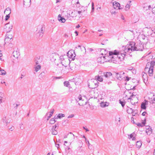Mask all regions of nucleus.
<instances>
[{
  "instance_id": "54",
  "label": "nucleus",
  "mask_w": 155,
  "mask_h": 155,
  "mask_svg": "<svg viewBox=\"0 0 155 155\" xmlns=\"http://www.w3.org/2000/svg\"><path fill=\"white\" fill-rule=\"evenodd\" d=\"M83 129L85 130L86 132L88 131H89V130L87 129V128H86L85 127H83Z\"/></svg>"
},
{
  "instance_id": "55",
  "label": "nucleus",
  "mask_w": 155,
  "mask_h": 155,
  "mask_svg": "<svg viewBox=\"0 0 155 155\" xmlns=\"http://www.w3.org/2000/svg\"><path fill=\"white\" fill-rule=\"evenodd\" d=\"M57 125L55 124L54 126L52 128H54L55 129H56V128L57 127Z\"/></svg>"
},
{
  "instance_id": "57",
  "label": "nucleus",
  "mask_w": 155,
  "mask_h": 155,
  "mask_svg": "<svg viewBox=\"0 0 155 155\" xmlns=\"http://www.w3.org/2000/svg\"><path fill=\"white\" fill-rule=\"evenodd\" d=\"M121 18L123 20H124L125 21V18H124V16L123 15H121Z\"/></svg>"
},
{
  "instance_id": "53",
  "label": "nucleus",
  "mask_w": 155,
  "mask_h": 155,
  "mask_svg": "<svg viewBox=\"0 0 155 155\" xmlns=\"http://www.w3.org/2000/svg\"><path fill=\"white\" fill-rule=\"evenodd\" d=\"M3 122L4 123H7L8 122L7 121V120H6V117H5V119H3Z\"/></svg>"
},
{
  "instance_id": "60",
  "label": "nucleus",
  "mask_w": 155,
  "mask_h": 155,
  "mask_svg": "<svg viewBox=\"0 0 155 155\" xmlns=\"http://www.w3.org/2000/svg\"><path fill=\"white\" fill-rule=\"evenodd\" d=\"M86 141V143H88L89 148V146L90 145V143L89 142V141L88 140H87V141Z\"/></svg>"
},
{
  "instance_id": "46",
  "label": "nucleus",
  "mask_w": 155,
  "mask_h": 155,
  "mask_svg": "<svg viewBox=\"0 0 155 155\" xmlns=\"http://www.w3.org/2000/svg\"><path fill=\"white\" fill-rule=\"evenodd\" d=\"M19 127L20 129L21 130H23L24 129V126L22 123L19 124Z\"/></svg>"
},
{
  "instance_id": "52",
  "label": "nucleus",
  "mask_w": 155,
  "mask_h": 155,
  "mask_svg": "<svg viewBox=\"0 0 155 155\" xmlns=\"http://www.w3.org/2000/svg\"><path fill=\"white\" fill-rule=\"evenodd\" d=\"M112 83L111 81H107V82H105L106 84H107L108 85H109Z\"/></svg>"
},
{
  "instance_id": "64",
  "label": "nucleus",
  "mask_w": 155,
  "mask_h": 155,
  "mask_svg": "<svg viewBox=\"0 0 155 155\" xmlns=\"http://www.w3.org/2000/svg\"><path fill=\"white\" fill-rule=\"evenodd\" d=\"M125 80L127 81H128L129 80V78L128 77H126Z\"/></svg>"
},
{
  "instance_id": "39",
  "label": "nucleus",
  "mask_w": 155,
  "mask_h": 155,
  "mask_svg": "<svg viewBox=\"0 0 155 155\" xmlns=\"http://www.w3.org/2000/svg\"><path fill=\"white\" fill-rule=\"evenodd\" d=\"M132 96H133V95H132L131 96H130V97L128 98V100H130V102H131V103L133 105H134L136 103H137V102H134L132 101L133 100V99H132L131 98V97H132Z\"/></svg>"
},
{
  "instance_id": "34",
  "label": "nucleus",
  "mask_w": 155,
  "mask_h": 155,
  "mask_svg": "<svg viewBox=\"0 0 155 155\" xmlns=\"http://www.w3.org/2000/svg\"><path fill=\"white\" fill-rule=\"evenodd\" d=\"M127 111L128 113L130 114L133 112L134 110L129 107H128L127 109Z\"/></svg>"
},
{
  "instance_id": "7",
  "label": "nucleus",
  "mask_w": 155,
  "mask_h": 155,
  "mask_svg": "<svg viewBox=\"0 0 155 155\" xmlns=\"http://www.w3.org/2000/svg\"><path fill=\"white\" fill-rule=\"evenodd\" d=\"M149 67V64H147L146 68H145V71L148 72V74L150 76H152L153 75V69L152 68H150Z\"/></svg>"
},
{
  "instance_id": "26",
  "label": "nucleus",
  "mask_w": 155,
  "mask_h": 155,
  "mask_svg": "<svg viewBox=\"0 0 155 155\" xmlns=\"http://www.w3.org/2000/svg\"><path fill=\"white\" fill-rule=\"evenodd\" d=\"M135 134L134 133H133L130 135V139L132 138L133 140H135L136 138L135 137Z\"/></svg>"
},
{
  "instance_id": "10",
  "label": "nucleus",
  "mask_w": 155,
  "mask_h": 155,
  "mask_svg": "<svg viewBox=\"0 0 155 155\" xmlns=\"http://www.w3.org/2000/svg\"><path fill=\"white\" fill-rule=\"evenodd\" d=\"M39 34V37H42L43 35L44 31L43 29V27L42 26H39L38 27L37 31Z\"/></svg>"
},
{
  "instance_id": "23",
  "label": "nucleus",
  "mask_w": 155,
  "mask_h": 155,
  "mask_svg": "<svg viewBox=\"0 0 155 155\" xmlns=\"http://www.w3.org/2000/svg\"><path fill=\"white\" fill-rule=\"evenodd\" d=\"M58 20L60 22L62 23H64L66 21L65 18L62 17L60 15H59L58 16Z\"/></svg>"
},
{
  "instance_id": "18",
  "label": "nucleus",
  "mask_w": 155,
  "mask_h": 155,
  "mask_svg": "<svg viewBox=\"0 0 155 155\" xmlns=\"http://www.w3.org/2000/svg\"><path fill=\"white\" fill-rule=\"evenodd\" d=\"M148 101L145 100L144 102H143L141 103V107L142 109H146V105L148 104Z\"/></svg>"
},
{
  "instance_id": "9",
  "label": "nucleus",
  "mask_w": 155,
  "mask_h": 155,
  "mask_svg": "<svg viewBox=\"0 0 155 155\" xmlns=\"http://www.w3.org/2000/svg\"><path fill=\"white\" fill-rule=\"evenodd\" d=\"M129 47V44L127 45L126 47H123L122 48V50H120V52H121L122 53H123L124 55V57L126 55V53L128 52H131V50H127L128 49V48Z\"/></svg>"
},
{
  "instance_id": "27",
  "label": "nucleus",
  "mask_w": 155,
  "mask_h": 155,
  "mask_svg": "<svg viewBox=\"0 0 155 155\" xmlns=\"http://www.w3.org/2000/svg\"><path fill=\"white\" fill-rule=\"evenodd\" d=\"M115 76L117 79H118L119 80H120L122 79L121 77V75L120 74L118 73H115Z\"/></svg>"
},
{
  "instance_id": "44",
  "label": "nucleus",
  "mask_w": 155,
  "mask_h": 155,
  "mask_svg": "<svg viewBox=\"0 0 155 155\" xmlns=\"http://www.w3.org/2000/svg\"><path fill=\"white\" fill-rule=\"evenodd\" d=\"M64 85L66 87H68L69 85V83L68 81H65L64 83Z\"/></svg>"
},
{
  "instance_id": "16",
  "label": "nucleus",
  "mask_w": 155,
  "mask_h": 155,
  "mask_svg": "<svg viewBox=\"0 0 155 155\" xmlns=\"http://www.w3.org/2000/svg\"><path fill=\"white\" fill-rule=\"evenodd\" d=\"M95 79H92L91 80L94 81L95 80L97 82V81H98L100 82H102L103 81V79L101 76H99V75L96 76L95 77Z\"/></svg>"
},
{
  "instance_id": "24",
  "label": "nucleus",
  "mask_w": 155,
  "mask_h": 155,
  "mask_svg": "<svg viewBox=\"0 0 155 155\" xmlns=\"http://www.w3.org/2000/svg\"><path fill=\"white\" fill-rule=\"evenodd\" d=\"M4 28L5 29H6V31H7V33L10 32L9 29L10 28V25H9V22L6 24L4 26Z\"/></svg>"
},
{
  "instance_id": "51",
  "label": "nucleus",
  "mask_w": 155,
  "mask_h": 155,
  "mask_svg": "<svg viewBox=\"0 0 155 155\" xmlns=\"http://www.w3.org/2000/svg\"><path fill=\"white\" fill-rule=\"evenodd\" d=\"M146 10H147L148 9H150V8H151V6L150 5H149L148 6L146 7Z\"/></svg>"
},
{
  "instance_id": "2",
  "label": "nucleus",
  "mask_w": 155,
  "mask_h": 155,
  "mask_svg": "<svg viewBox=\"0 0 155 155\" xmlns=\"http://www.w3.org/2000/svg\"><path fill=\"white\" fill-rule=\"evenodd\" d=\"M12 45V43H10V51L12 52L11 58L12 62L15 64L18 62V58L20 55V53L19 50L16 46L14 45L11 46Z\"/></svg>"
},
{
  "instance_id": "31",
  "label": "nucleus",
  "mask_w": 155,
  "mask_h": 155,
  "mask_svg": "<svg viewBox=\"0 0 155 155\" xmlns=\"http://www.w3.org/2000/svg\"><path fill=\"white\" fill-rule=\"evenodd\" d=\"M65 116V115L64 114H58L56 117H55V119H58V118H61L62 117H64Z\"/></svg>"
},
{
  "instance_id": "59",
  "label": "nucleus",
  "mask_w": 155,
  "mask_h": 155,
  "mask_svg": "<svg viewBox=\"0 0 155 155\" xmlns=\"http://www.w3.org/2000/svg\"><path fill=\"white\" fill-rule=\"evenodd\" d=\"M92 11H93L94 9V4L93 3H92Z\"/></svg>"
},
{
  "instance_id": "21",
  "label": "nucleus",
  "mask_w": 155,
  "mask_h": 155,
  "mask_svg": "<svg viewBox=\"0 0 155 155\" xmlns=\"http://www.w3.org/2000/svg\"><path fill=\"white\" fill-rule=\"evenodd\" d=\"M109 103L107 102H101L100 103V106L102 107H105L108 106Z\"/></svg>"
},
{
  "instance_id": "1",
  "label": "nucleus",
  "mask_w": 155,
  "mask_h": 155,
  "mask_svg": "<svg viewBox=\"0 0 155 155\" xmlns=\"http://www.w3.org/2000/svg\"><path fill=\"white\" fill-rule=\"evenodd\" d=\"M109 58H110L111 61H117V59L121 60L124 57V55L123 53L120 52V50H115L114 51H109Z\"/></svg>"
},
{
  "instance_id": "38",
  "label": "nucleus",
  "mask_w": 155,
  "mask_h": 155,
  "mask_svg": "<svg viewBox=\"0 0 155 155\" xmlns=\"http://www.w3.org/2000/svg\"><path fill=\"white\" fill-rule=\"evenodd\" d=\"M130 5L128 3H127L125 6V10L126 11L128 10L130 8Z\"/></svg>"
},
{
  "instance_id": "35",
  "label": "nucleus",
  "mask_w": 155,
  "mask_h": 155,
  "mask_svg": "<svg viewBox=\"0 0 155 155\" xmlns=\"http://www.w3.org/2000/svg\"><path fill=\"white\" fill-rule=\"evenodd\" d=\"M51 133L52 135H56L57 134L58 132L56 130V129H55L54 128H52Z\"/></svg>"
},
{
  "instance_id": "17",
  "label": "nucleus",
  "mask_w": 155,
  "mask_h": 155,
  "mask_svg": "<svg viewBox=\"0 0 155 155\" xmlns=\"http://www.w3.org/2000/svg\"><path fill=\"white\" fill-rule=\"evenodd\" d=\"M113 7L114 8L116 9L117 8H118L119 9H120V4L118 2H114L113 3Z\"/></svg>"
},
{
  "instance_id": "13",
  "label": "nucleus",
  "mask_w": 155,
  "mask_h": 155,
  "mask_svg": "<svg viewBox=\"0 0 155 155\" xmlns=\"http://www.w3.org/2000/svg\"><path fill=\"white\" fill-rule=\"evenodd\" d=\"M150 99V101L151 103H155V95L153 94H152L149 97Z\"/></svg>"
},
{
  "instance_id": "5",
  "label": "nucleus",
  "mask_w": 155,
  "mask_h": 155,
  "mask_svg": "<svg viewBox=\"0 0 155 155\" xmlns=\"http://www.w3.org/2000/svg\"><path fill=\"white\" fill-rule=\"evenodd\" d=\"M20 105L19 102L18 101H15V102H13L12 104L11 109L14 112L15 115H16L17 114V109L18 107Z\"/></svg>"
},
{
  "instance_id": "25",
  "label": "nucleus",
  "mask_w": 155,
  "mask_h": 155,
  "mask_svg": "<svg viewBox=\"0 0 155 155\" xmlns=\"http://www.w3.org/2000/svg\"><path fill=\"white\" fill-rule=\"evenodd\" d=\"M147 64H149V68H152L153 69L154 66H155V61H152L150 63H148Z\"/></svg>"
},
{
  "instance_id": "20",
  "label": "nucleus",
  "mask_w": 155,
  "mask_h": 155,
  "mask_svg": "<svg viewBox=\"0 0 155 155\" xmlns=\"http://www.w3.org/2000/svg\"><path fill=\"white\" fill-rule=\"evenodd\" d=\"M142 74L143 75L142 77L143 81L145 83H146V82H145V81L147 82L148 80L147 75L144 72H143Z\"/></svg>"
},
{
  "instance_id": "3",
  "label": "nucleus",
  "mask_w": 155,
  "mask_h": 155,
  "mask_svg": "<svg viewBox=\"0 0 155 155\" xmlns=\"http://www.w3.org/2000/svg\"><path fill=\"white\" fill-rule=\"evenodd\" d=\"M142 43L140 42L135 45V43L134 42H130L129 44V47L127 50H131V51H142L144 48V46Z\"/></svg>"
},
{
  "instance_id": "32",
  "label": "nucleus",
  "mask_w": 155,
  "mask_h": 155,
  "mask_svg": "<svg viewBox=\"0 0 155 155\" xmlns=\"http://www.w3.org/2000/svg\"><path fill=\"white\" fill-rule=\"evenodd\" d=\"M40 58V57H39ZM41 60L39 58H38L37 57L35 59V63L36 65H39V64L41 62Z\"/></svg>"
},
{
  "instance_id": "28",
  "label": "nucleus",
  "mask_w": 155,
  "mask_h": 155,
  "mask_svg": "<svg viewBox=\"0 0 155 155\" xmlns=\"http://www.w3.org/2000/svg\"><path fill=\"white\" fill-rule=\"evenodd\" d=\"M101 51H102L101 54L102 55L105 56H108V55H107V54L108 52L106 51L104 49H102Z\"/></svg>"
},
{
  "instance_id": "11",
  "label": "nucleus",
  "mask_w": 155,
  "mask_h": 155,
  "mask_svg": "<svg viewBox=\"0 0 155 155\" xmlns=\"http://www.w3.org/2000/svg\"><path fill=\"white\" fill-rule=\"evenodd\" d=\"M112 75V74L110 72H106L102 73L101 76L102 77L104 76L106 79H108Z\"/></svg>"
},
{
  "instance_id": "30",
  "label": "nucleus",
  "mask_w": 155,
  "mask_h": 155,
  "mask_svg": "<svg viewBox=\"0 0 155 155\" xmlns=\"http://www.w3.org/2000/svg\"><path fill=\"white\" fill-rule=\"evenodd\" d=\"M77 11V14L78 15V16L79 17H81V15H82L81 13H83L84 11L85 10H81V11Z\"/></svg>"
},
{
  "instance_id": "4",
  "label": "nucleus",
  "mask_w": 155,
  "mask_h": 155,
  "mask_svg": "<svg viewBox=\"0 0 155 155\" xmlns=\"http://www.w3.org/2000/svg\"><path fill=\"white\" fill-rule=\"evenodd\" d=\"M60 58L61 61V64H58V65H59L60 66L61 64L66 68L70 63L69 58L65 55L61 56Z\"/></svg>"
},
{
  "instance_id": "61",
  "label": "nucleus",
  "mask_w": 155,
  "mask_h": 155,
  "mask_svg": "<svg viewBox=\"0 0 155 155\" xmlns=\"http://www.w3.org/2000/svg\"><path fill=\"white\" fill-rule=\"evenodd\" d=\"M146 112H143L142 113V115L143 116H144L145 115H146Z\"/></svg>"
},
{
  "instance_id": "36",
  "label": "nucleus",
  "mask_w": 155,
  "mask_h": 155,
  "mask_svg": "<svg viewBox=\"0 0 155 155\" xmlns=\"http://www.w3.org/2000/svg\"><path fill=\"white\" fill-rule=\"evenodd\" d=\"M37 66L35 67V70L36 72H37L41 68V66L40 65H36Z\"/></svg>"
},
{
  "instance_id": "43",
  "label": "nucleus",
  "mask_w": 155,
  "mask_h": 155,
  "mask_svg": "<svg viewBox=\"0 0 155 155\" xmlns=\"http://www.w3.org/2000/svg\"><path fill=\"white\" fill-rule=\"evenodd\" d=\"M54 110L53 109L50 112V114H49V116H48V118H50L51 117V116H52V114H53L54 113Z\"/></svg>"
},
{
  "instance_id": "49",
  "label": "nucleus",
  "mask_w": 155,
  "mask_h": 155,
  "mask_svg": "<svg viewBox=\"0 0 155 155\" xmlns=\"http://www.w3.org/2000/svg\"><path fill=\"white\" fill-rule=\"evenodd\" d=\"M120 103L121 104L122 106L123 107L125 104V103L124 102L121 101L120 100Z\"/></svg>"
},
{
  "instance_id": "12",
  "label": "nucleus",
  "mask_w": 155,
  "mask_h": 155,
  "mask_svg": "<svg viewBox=\"0 0 155 155\" xmlns=\"http://www.w3.org/2000/svg\"><path fill=\"white\" fill-rule=\"evenodd\" d=\"M70 134H71L70 137L71 138L70 141L68 143H66V144H64L65 146H66L67 147H69V146L71 145V141H72L74 138V135L71 132L70 133Z\"/></svg>"
},
{
  "instance_id": "22",
  "label": "nucleus",
  "mask_w": 155,
  "mask_h": 155,
  "mask_svg": "<svg viewBox=\"0 0 155 155\" xmlns=\"http://www.w3.org/2000/svg\"><path fill=\"white\" fill-rule=\"evenodd\" d=\"M31 4V0H24V5L26 6H29Z\"/></svg>"
},
{
  "instance_id": "40",
  "label": "nucleus",
  "mask_w": 155,
  "mask_h": 155,
  "mask_svg": "<svg viewBox=\"0 0 155 155\" xmlns=\"http://www.w3.org/2000/svg\"><path fill=\"white\" fill-rule=\"evenodd\" d=\"M76 100L78 102L82 100V96L81 95H79L78 97L76 98Z\"/></svg>"
},
{
  "instance_id": "14",
  "label": "nucleus",
  "mask_w": 155,
  "mask_h": 155,
  "mask_svg": "<svg viewBox=\"0 0 155 155\" xmlns=\"http://www.w3.org/2000/svg\"><path fill=\"white\" fill-rule=\"evenodd\" d=\"M139 38H140V40H139V41L140 43H144L145 42L143 41L144 40H147V37L145 35H140L139 36Z\"/></svg>"
},
{
  "instance_id": "58",
  "label": "nucleus",
  "mask_w": 155,
  "mask_h": 155,
  "mask_svg": "<svg viewBox=\"0 0 155 155\" xmlns=\"http://www.w3.org/2000/svg\"><path fill=\"white\" fill-rule=\"evenodd\" d=\"M131 122L133 123H134V119L133 117L131 118Z\"/></svg>"
},
{
  "instance_id": "45",
  "label": "nucleus",
  "mask_w": 155,
  "mask_h": 155,
  "mask_svg": "<svg viewBox=\"0 0 155 155\" xmlns=\"http://www.w3.org/2000/svg\"><path fill=\"white\" fill-rule=\"evenodd\" d=\"M127 70H130V71H131V70L133 71L132 72L133 73H134V72H135V71L134 68L132 67H130L128 68H127Z\"/></svg>"
},
{
  "instance_id": "42",
  "label": "nucleus",
  "mask_w": 155,
  "mask_h": 155,
  "mask_svg": "<svg viewBox=\"0 0 155 155\" xmlns=\"http://www.w3.org/2000/svg\"><path fill=\"white\" fill-rule=\"evenodd\" d=\"M56 121L55 120V119L54 118H52L49 121V123L51 124H54L55 122Z\"/></svg>"
},
{
  "instance_id": "47",
  "label": "nucleus",
  "mask_w": 155,
  "mask_h": 155,
  "mask_svg": "<svg viewBox=\"0 0 155 155\" xmlns=\"http://www.w3.org/2000/svg\"><path fill=\"white\" fill-rule=\"evenodd\" d=\"M45 73L44 72H41L39 75V77L40 78H43V77L45 76Z\"/></svg>"
},
{
  "instance_id": "37",
  "label": "nucleus",
  "mask_w": 155,
  "mask_h": 155,
  "mask_svg": "<svg viewBox=\"0 0 155 155\" xmlns=\"http://www.w3.org/2000/svg\"><path fill=\"white\" fill-rule=\"evenodd\" d=\"M136 124L139 127H142L144 125V122L137 123Z\"/></svg>"
},
{
  "instance_id": "19",
  "label": "nucleus",
  "mask_w": 155,
  "mask_h": 155,
  "mask_svg": "<svg viewBox=\"0 0 155 155\" xmlns=\"http://www.w3.org/2000/svg\"><path fill=\"white\" fill-rule=\"evenodd\" d=\"M9 35H8L7 33L5 35V44H8V45H9L10 44V43H9L10 39L9 38Z\"/></svg>"
},
{
  "instance_id": "62",
  "label": "nucleus",
  "mask_w": 155,
  "mask_h": 155,
  "mask_svg": "<svg viewBox=\"0 0 155 155\" xmlns=\"http://www.w3.org/2000/svg\"><path fill=\"white\" fill-rule=\"evenodd\" d=\"M55 146L58 149L59 147V144H55Z\"/></svg>"
},
{
  "instance_id": "63",
  "label": "nucleus",
  "mask_w": 155,
  "mask_h": 155,
  "mask_svg": "<svg viewBox=\"0 0 155 155\" xmlns=\"http://www.w3.org/2000/svg\"><path fill=\"white\" fill-rule=\"evenodd\" d=\"M80 48L81 49V46H80V45H78V46H77V47H76L75 48H77V49H78V48Z\"/></svg>"
},
{
  "instance_id": "41",
  "label": "nucleus",
  "mask_w": 155,
  "mask_h": 155,
  "mask_svg": "<svg viewBox=\"0 0 155 155\" xmlns=\"http://www.w3.org/2000/svg\"><path fill=\"white\" fill-rule=\"evenodd\" d=\"M6 74V71L3 70H0V74L2 75H5Z\"/></svg>"
},
{
  "instance_id": "33",
  "label": "nucleus",
  "mask_w": 155,
  "mask_h": 155,
  "mask_svg": "<svg viewBox=\"0 0 155 155\" xmlns=\"http://www.w3.org/2000/svg\"><path fill=\"white\" fill-rule=\"evenodd\" d=\"M142 145L141 142L140 141H137L136 142V147L138 148H140Z\"/></svg>"
},
{
  "instance_id": "8",
  "label": "nucleus",
  "mask_w": 155,
  "mask_h": 155,
  "mask_svg": "<svg viewBox=\"0 0 155 155\" xmlns=\"http://www.w3.org/2000/svg\"><path fill=\"white\" fill-rule=\"evenodd\" d=\"M67 56L68 58H72L73 60L76 56L74 50H71L69 51L67 53Z\"/></svg>"
},
{
  "instance_id": "50",
  "label": "nucleus",
  "mask_w": 155,
  "mask_h": 155,
  "mask_svg": "<svg viewBox=\"0 0 155 155\" xmlns=\"http://www.w3.org/2000/svg\"><path fill=\"white\" fill-rule=\"evenodd\" d=\"M152 12L153 13L155 14V7L152 9Z\"/></svg>"
},
{
  "instance_id": "29",
  "label": "nucleus",
  "mask_w": 155,
  "mask_h": 155,
  "mask_svg": "<svg viewBox=\"0 0 155 155\" xmlns=\"http://www.w3.org/2000/svg\"><path fill=\"white\" fill-rule=\"evenodd\" d=\"M71 15L72 17H76L78 15L77 11L74 10L71 13Z\"/></svg>"
},
{
  "instance_id": "6",
  "label": "nucleus",
  "mask_w": 155,
  "mask_h": 155,
  "mask_svg": "<svg viewBox=\"0 0 155 155\" xmlns=\"http://www.w3.org/2000/svg\"><path fill=\"white\" fill-rule=\"evenodd\" d=\"M109 56H103L101 57L98 58L97 59V61L100 64H102L104 63L105 62L110 61V60L108 59Z\"/></svg>"
},
{
  "instance_id": "48",
  "label": "nucleus",
  "mask_w": 155,
  "mask_h": 155,
  "mask_svg": "<svg viewBox=\"0 0 155 155\" xmlns=\"http://www.w3.org/2000/svg\"><path fill=\"white\" fill-rule=\"evenodd\" d=\"M10 18V13L7 15H6L5 16V21L8 20Z\"/></svg>"
},
{
  "instance_id": "56",
  "label": "nucleus",
  "mask_w": 155,
  "mask_h": 155,
  "mask_svg": "<svg viewBox=\"0 0 155 155\" xmlns=\"http://www.w3.org/2000/svg\"><path fill=\"white\" fill-rule=\"evenodd\" d=\"M74 115L71 114V115H69V116H68V118H70L72 117H74Z\"/></svg>"
},
{
  "instance_id": "15",
  "label": "nucleus",
  "mask_w": 155,
  "mask_h": 155,
  "mask_svg": "<svg viewBox=\"0 0 155 155\" xmlns=\"http://www.w3.org/2000/svg\"><path fill=\"white\" fill-rule=\"evenodd\" d=\"M146 132L147 135H150L152 132L151 127L150 126H147L146 128Z\"/></svg>"
}]
</instances>
